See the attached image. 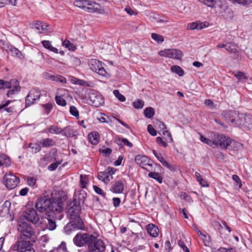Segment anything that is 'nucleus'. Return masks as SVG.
Returning a JSON list of instances; mask_svg holds the SVG:
<instances>
[{"label":"nucleus","mask_w":252,"mask_h":252,"mask_svg":"<svg viewBox=\"0 0 252 252\" xmlns=\"http://www.w3.org/2000/svg\"><path fill=\"white\" fill-rule=\"evenodd\" d=\"M66 209L67 216L70 221L64 227L65 233L69 234L72 231L76 229H83L84 223L79 216L81 208L78 204L77 200L74 199L72 201L68 202Z\"/></svg>","instance_id":"1"},{"label":"nucleus","mask_w":252,"mask_h":252,"mask_svg":"<svg viewBox=\"0 0 252 252\" xmlns=\"http://www.w3.org/2000/svg\"><path fill=\"white\" fill-rule=\"evenodd\" d=\"M17 238L29 240L35 242L36 239L35 230L32 225L25 221L23 219H20L17 223Z\"/></svg>","instance_id":"2"},{"label":"nucleus","mask_w":252,"mask_h":252,"mask_svg":"<svg viewBox=\"0 0 252 252\" xmlns=\"http://www.w3.org/2000/svg\"><path fill=\"white\" fill-rule=\"evenodd\" d=\"M74 4L75 6L89 12L101 14L105 13L104 9L100 4L91 0H77L74 2Z\"/></svg>","instance_id":"3"},{"label":"nucleus","mask_w":252,"mask_h":252,"mask_svg":"<svg viewBox=\"0 0 252 252\" xmlns=\"http://www.w3.org/2000/svg\"><path fill=\"white\" fill-rule=\"evenodd\" d=\"M222 115L227 121L238 126H243L248 123L247 119H250L243 113L232 110L224 111Z\"/></svg>","instance_id":"4"},{"label":"nucleus","mask_w":252,"mask_h":252,"mask_svg":"<svg viewBox=\"0 0 252 252\" xmlns=\"http://www.w3.org/2000/svg\"><path fill=\"white\" fill-rule=\"evenodd\" d=\"M10 89L7 93V95L9 97L15 92L20 91V87L16 79H12L10 81H5L0 79V89Z\"/></svg>","instance_id":"5"},{"label":"nucleus","mask_w":252,"mask_h":252,"mask_svg":"<svg viewBox=\"0 0 252 252\" xmlns=\"http://www.w3.org/2000/svg\"><path fill=\"white\" fill-rule=\"evenodd\" d=\"M94 239V236L92 234L86 233H79L73 238L74 243L78 247H83L86 244L88 246L91 242Z\"/></svg>","instance_id":"6"},{"label":"nucleus","mask_w":252,"mask_h":252,"mask_svg":"<svg viewBox=\"0 0 252 252\" xmlns=\"http://www.w3.org/2000/svg\"><path fill=\"white\" fill-rule=\"evenodd\" d=\"M33 243L29 240L17 238V241L12 246L11 248L14 251L20 252L32 248V246Z\"/></svg>","instance_id":"7"},{"label":"nucleus","mask_w":252,"mask_h":252,"mask_svg":"<svg viewBox=\"0 0 252 252\" xmlns=\"http://www.w3.org/2000/svg\"><path fill=\"white\" fill-rule=\"evenodd\" d=\"M41 95L40 90L36 88L32 89L29 92L25 99L26 107L33 104L39 99Z\"/></svg>","instance_id":"8"},{"label":"nucleus","mask_w":252,"mask_h":252,"mask_svg":"<svg viewBox=\"0 0 252 252\" xmlns=\"http://www.w3.org/2000/svg\"><path fill=\"white\" fill-rule=\"evenodd\" d=\"M88 248L89 251L84 252H104L105 245L101 240L94 237V240L89 244Z\"/></svg>","instance_id":"9"},{"label":"nucleus","mask_w":252,"mask_h":252,"mask_svg":"<svg viewBox=\"0 0 252 252\" xmlns=\"http://www.w3.org/2000/svg\"><path fill=\"white\" fill-rule=\"evenodd\" d=\"M158 54L162 57L170 58L174 59L180 60L183 57L182 52L175 49H168L160 51Z\"/></svg>","instance_id":"10"},{"label":"nucleus","mask_w":252,"mask_h":252,"mask_svg":"<svg viewBox=\"0 0 252 252\" xmlns=\"http://www.w3.org/2000/svg\"><path fill=\"white\" fill-rule=\"evenodd\" d=\"M89 65L90 69L93 71L101 76H104L105 75L106 71L104 68L101 62L95 59H92L89 61Z\"/></svg>","instance_id":"11"},{"label":"nucleus","mask_w":252,"mask_h":252,"mask_svg":"<svg viewBox=\"0 0 252 252\" xmlns=\"http://www.w3.org/2000/svg\"><path fill=\"white\" fill-rule=\"evenodd\" d=\"M3 180L6 187L10 189H13L16 187L19 182V178L13 174L10 173L6 174L4 175Z\"/></svg>","instance_id":"12"},{"label":"nucleus","mask_w":252,"mask_h":252,"mask_svg":"<svg viewBox=\"0 0 252 252\" xmlns=\"http://www.w3.org/2000/svg\"><path fill=\"white\" fill-rule=\"evenodd\" d=\"M51 205V199L46 196L41 197L37 200L35 207L40 212H45Z\"/></svg>","instance_id":"13"},{"label":"nucleus","mask_w":252,"mask_h":252,"mask_svg":"<svg viewBox=\"0 0 252 252\" xmlns=\"http://www.w3.org/2000/svg\"><path fill=\"white\" fill-rule=\"evenodd\" d=\"M116 169L109 167L104 171L100 172L98 174V178L105 184H108L112 179V175L115 173Z\"/></svg>","instance_id":"14"},{"label":"nucleus","mask_w":252,"mask_h":252,"mask_svg":"<svg viewBox=\"0 0 252 252\" xmlns=\"http://www.w3.org/2000/svg\"><path fill=\"white\" fill-rule=\"evenodd\" d=\"M89 98L92 105L96 107H99L104 102L102 96L97 92H90L89 94Z\"/></svg>","instance_id":"15"},{"label":"nucleus","mask_w":252,"mask_h":252,"mask_svg":"<svg viewBox=\"0 0 252 252\" xmlns=\"http://www.w3.org/2000/svg\"><path fill=\"white\" fill-rule=\"evenodd\" d=\"M24 217L25 219L33 224H36L39 220V217L35 210L33 208L27 210L24 212Z\"/></svg>","instance_id":"16"},{"label":"nucleus","mask_w":252,"mask_h":252,"mask_svg":"<svg viewBox=\"0 0 252 252\" xmlns=\"http://www.w3.org/2000/svg\"><path fill=\"white\" fill-rule=\"evenodd\" d=\"M63 208V202L61 199H51V205H49V209L55 213H59L62 211Z\"/></svg>","instance_id":"17"},{"label":"nucleus","mask_w":252,"mask_h":252,"mask_svg":"<svg viewBox=\"0 0 252 252\" xmlns=\"http://www.w3.org/2000/svg\"><path fill=\"white\" fill-rule=\"evenodd\" d=\"M135 161L137 164L144 169H146L147 166H152L149 163V158L146 156L137 155L135 158Z\"/></svg>","instance_id":"18"},{"label":"nucleus","mask_w":252,"mask_h":252,"mask_svg":"<svg viewBox=\"0 0 252 252\" xmlns=\"http://www.w3.org/2000/svg\"><path fill=\"white\" fill-rule=\"evenodd\" d=\"M209 23L207 22H200V21H196L195 22L189 23L187 26V29L189 30H201L205 28L208 27Z\"/></svg>","instance_id":"19"},{"label":"nucleus","mask_w":252,"mask_h":252,"mask_svg":"<svg viewBox=\"0 0 252 252\" xmlns=\"http://www.w3.org/2000/svg\"><path fill=\"white\" fill-rule=\"evenodd\" d=\"M153 153L157 158L162 163L164 166L167 167L172 171H174L176 170L175 166L169 164L162 156L160 153H158L155 150H153Z\"/></svg>","instance_id":"20"},{"label":"nucleus","mask_w":252,"mask_h":252,"mask_svg":"<svg viewBox=\"0 0 252 252\" xmlns=\"http://www.w3.org/2000/svg\"><path fill=\"white\" fill-rule=\"evenodd\" d=\"M218 138L219 139V140H218V141H219L218 145H219L221 149H227V147L232 143L231 139L224 135L221 134L220 137H219Z\"/></svg>","instance_id":"21"},{"label":"nucleus","mask_w":252,"mask_h":252,"mask_svg":"<svg viewBox=\"0 0 252 252\" xmlns=\"http://www.w3.org/2000/svg\"><path fill=\"white\" fill-rule=\"evenodd\" d=\"M124 182H125L124 180L116 181L112 185L111 190L117 193H122L124 189Z\"/></svg>","instance_id":"22"},{"label":"nucleus","mask_w":252,"mask_h":252,"mask_svg":"<svg viewBox=\"0 0 252 252\" xmlns=\"http://www.w3.org/2000/svg\"><path fill=\"white\" fill-rule=\"evenodd\" d=\"M48 27V25L40 21H37L35 24V28L39 31V33H46L49 32L47 28Z\"/></svg>","instance_id":"23"},{"label":"nucleus","mask_w":252,"mask_h":252,"mask_svg":"<svg viewBox=\"0 0 252 252\" xmlns=\"http://www.w3.org/2000/svg\"><path fill=\"white\" fill-rule=\"evenodd\" d=\"M146 229L148 234L150 236L153 237H156L158 236V228L156 225L152 223L149 224L148 225H147Z\"/></svg>","instance_id":"24"},{"label":"nucleus","mask_w":252,"mask_h":252,"mask_svg":"<svg viewBox=\"0 0 252 252\" xmlns=\"http://www.w3.org/2000/svg\"><path fill=\"white\" fill-rule=\"evenodd\" d=\"M221 13L222 15L226 19H232L233 17L232 11L227 6H224L221 8Z\"/></svg>","instance_id":"25"},{"label":"nucleus","mask_w":252,"mask_h":252,"mask_svg":"<svg viewBox=\"0 0 252 252\" xmlns=\"http://www.w3.org/2000/svg\"><path fill=\"white\" fill-rule=\"evenodd\" d=\"M61 134L67 137H72L75 135L74 130L69 126L61 128Z\"/></svg>","instance_id":"26"},{"label":"nucleus","mask_w":252,"mask_h":252,"mask_svg":"<svg viewBox=\"0 0 252 252\" xmlns=\"http://www.w3.org/2000/svg\"><path fill=\"white\" fill-rule=\"evenodd\" d=\"M89 141L94 145L97 144L99 140V134L98 132H93L88 135Z\"/></svg>","instance_id":"27"},{"label":"nucleus","mask_w":252,"mask_h":252,"mask_svg":"<svg viewBox=\"0 0 252 252\" xmlns=\"http://www.w3.org/2000/svg\"><path fill=\"white\" fill-rule=\"evenodd\" d=\"M44 221L47 229L50 230H54L56 229L57 225L55 220L49 218H45Z\"/></svg>","instance_id":"28"},{"label":"nucleus","mask_w":252,"mask_h":252,"mask_svg":"<svg viewBox=\"0 0 252 252\" xmlns=\"http://www.w3.org/2000/svg\"><path fill=\"white\" fill-rule=\"evenodd\" d=\"M61 127L55 125H51L46 128V131L51 134H61Z\"/></svg>","instance_id":"29"},{"label":"nucleus","mask_w":252,"mask_h":252,"mask_svg":"<svg viewBox=\"0 0 252 252\" xmlns=\"http://www.w3.org/2000/svg\"><path fill=\"white\" fill-rule=\"evenodd\" d=\"M40 143L43 147H50L56 145V142L53 139L49 138L43 139Z\"/></svg>","instance_id":"30"},{"label":"nucleus","mask_w":252,"mask_h":252,"mask_svg":"<svg viewBox=\"0 0 252 252\" xmlns=\"http://www.w3.org/2000/svg\"><path fill=\"white\" fill-rule=\"evenodd\" d=\"M230 53L235 54L238 52L236 45L232 42H228L225 44V49Z\"/></svg>","instance_id":"31"},{"label":"nucleus","mask_w":252,"mask_h":252,"mask_svg":"<svg viewBox=\"0 0 252 252\" xmlns=\"http://www.w3.org/2000/svg\"><path fill=\"white\" fill-rule=\"evenodd\" d=\"M171 71L172 72L176 73L179 76H182L184 74L183 69L179 66L173 65L171 67Z\"/></svg>","instance_id":"32"},{"label":"nucleus","mask_w":252,"mask_h":252,"mask_svg":"<svg viewBox=\"0 0 252 252\" xmlns=\"http://www.w3.org/2000/svg\"><path fill=\"white\" fill-rule=\"evenodd\" d=\"M149 177L156 180L158 183H161L162 182V178L158 173L151 172L149 173Z\"/></svg>","instance_id":"33"},{"label":"nucleus","mask_w":252,"mask_h":252,"mask_svg":"<svg viewBox=\"0 0 252 252\" xmlns=\"http://www.w3.org/2000/svg\"><path fill=\"white\" fill-rule=\"evenodd\" d=\"M144 114L146 118H152L155 114L154 109L151 107H147L144 110Z\"/></svg>","instance_id":"34"},{"label":"nucleus","mask_w":252,"mask_h":252,"mask_svg":"<svg viewBox=\"0 0 252 252\" xmlns=\"http://www.w3.org/2000/svg\"><path fill=\"white\" fill-rule=\"evenodd\" d=\"M233 4L237 3L245 6L252 3V0H229Z\"/></svg>","instance_id":"35"},{"label":"nucleus","mask_w":252,"mask_h":252,"mask_svg":"<svg viewBox=\"0 0 252 252\" xmlns=\"http://www.w3.org/2000/svg\"><path fill=\"white\" fill-rule=\"evenodd\" d=\"M9 51L13 56H16L19 58H22L23 57L22 53L16 48L11 47L9 49Z\"/></svg>","instance_id":"36"},{"label":"nucleus","mask_w":252,"mask_h":252,"mask_svg":"<svg viewBox=\"0 0 252 252\" xmlns=\"http://www.w3.org/2000/svg\"><path fill=\"white\" fill-rule=\"evenodd\" d=\"M151 37L153 40L158 43H162L164 41V38L162 35L156 33H152Z\"/></svg>","instance_id":"37"},{"label":"nucleus","mask_w":252,"mask_h":252,"mask_svg":"<svg viewBox=\"0 0 252 252\" xmlns=\"http://www.w3.org/2000/svg\"><path fill=\"white\" fill-rule=\"evenodd\" d=\"M51 79L52 80L57 82H61L62 83L66 82V79L64 77L60 75L52 76Z\"/></svg>","instance_id":"38"},{"label":"nucleus","mask_w":252,"mask_h":252,"mask_svg":"<svg viewBox=\"0 0 252 252\" xmlns=\"http://www.w3.org/2000/svg\"><path fill=\"white\" fill-rule=\"evenodd\" d=\"M29 147L32 149V153H36L41 150V146L39 144L37 143H31Z\"/></svg>","instance_id":"39"},{"label":"nucleus","mask_w":252,"mask_h":252,"mask_svg":"<svg viewBox=\"0 0 252 252\" xmlns=\"http://www.w3.org/2000/svg\"><path fill=\"white\" fill-rule=\"evenodd\" d=\"M61 251L62 252H67L66 244L64 242H62L61 244L56 249L54 250L53 252H60Z\"/></svg>","instance_id":"40"},{"label":"nucleus","mask_w":252,"mask_h":252,"mask_svg":"<svg viewBox=\"0 0 252 252\" xmlns=\"http://www.w3.org/2000/svg\"><path fill=\"white\" fill-rule=\"evenodd\" d=\"M153 18L158 23H165L168 22V18L165 16L160 17L158 15H155Z\"/></svg>","instance_id":"41"},{"label":"nucleus","mask_w":252,"mask_h":252,"mask_svg":"<svg viewBox=\"0 0 252 252\" xmlns=\"http://www.w3.org/2000/svg\"><path fill=\"white\" fill-rule=\"evenodd\" d=\"M42 106L44 110V113L48 115L53 108V104L49 102L45 104H42Z\"/></svg>","instance_id":"42"},{"label":"nucleus","mask_w":252,"mask_h":252,"mask_svg":"<svg viewBox=\"0 0 252 252\" xmlns=\"http://www.w3.org/2000/svg\"><path fill=\"white\" fill-rule=\"evenodd\" d=\"M117 141L119 145H121V142H123L124 144L129 147H132L133 146V144L126 138H118L117 139Z\"/></svg>","instance_id":"43"},{"label":"nucleus","mask_w":252,"mask_h":252,"mask_svg":"<svg viewBox=\"0 0 252 252\" xmlns=\"http://www.w3.org/2000/svg\"><path fill=\"white\" fill-rule=\"evenodd\" d=\"M55 100L57 104L65 106L66 105V102L65 99L61 96H56L55 97Z\"/></svg>","instance_id":"44"},{"label":"nucleus","mask_w":252,"mask_h":252,"mask_svg":"<svg viewBox=\"0 0 252 252\" xmlns=\"http://www.w3.org/2000/svg\"><path fill=\"white\" fill-rule=\"evenodd\" d=\"M88 179L86 175H80V186L82 188H85L88 183Z\"/></svg>","instance_id":"45"},{"label":"nucleus","mask_w":252,"mask_h":252,"mask_svg":"<svg viewBox=\"0 0 252 252\" xmlns=\"http://www.w3.org/2000/svg\"><path fill=\"white\" fill-rule=\"evenodd\" d=\"M144 105V101L140 99H137L133 102V106L136 109H141L143 107Z\"/></svg>","instance_id":"46"},{"label":"nucleus","mask_w":252,"mask_h":252,"mask_svg":"<svg viewBox=\"0 0 252 252\" xmlns=\"http://www.w3.org/2000/svg\"><path fill=\"white\" fill-rule=\"evenodd\" d=\"M70 113L73 116L75 117L77 119L79 117V112L74 106H71L69 108Z\"/></svg>","instance_id":"47"},{"label":"nucleus","mask_w":252,"mask_h":252,"mask_svg":"<svg viewBox=\"0 0 252 252\" xmlns=\"http://www.w3.org/2000/svg\"><path fill=\"white\" fill-rule=\"evenodd\" d=\"M62 161H63L62 159L56 161L55 163H53L51 164L48 166V169L50 171L55 170V169H56L57 167L62 163Z\"/></svg>","instance_id":"48"},{"label":"nucleus","mask_w":252,"mask_h":252,"mask_svg":"<svg viewBox=\"0 0 252 252\" xmlns=\"http://www.w3.org/2000/svg\"><path fill=\"white\" fill-rule=\"evenodd\" d=\"M201 3L206 5L208 6L213 7L216 5V1L215 0H198Z\"/></svg>","instance_id":"49"},{"label":"nucleus","mask_w":252,"mask_h":252,"mask_svg":"<svg viewBox=\"0 0 252 252\" xmlns=\"http://www.w3.org/2000/svg\"><path fill=\"white\" fill-rule=\"evenodd\" d=\"M10 164V161L9 158H4L0 156V167L3 165L6 166H9Z\"/></svg>","instance_id":"50"},{"label":"nucleus","mask_w":252,"mask_h":252,"mask_svg":"<svg viewBox=\"0 0 252 252\" xmlns=\"http://www.w3.org/2000/svg\"><path fill=\"white\" fill-rule=\"evenodd\" d=\"M63 45L70 50L74 51L76 49L75 46L72 43H71L68 40L63 41Z\"/></svg>","instance_id":"51"},{"label":"nucleus","mask_w":252,"mask_h":252,"mask_svg":"<svg viewBox=\"0 0 252 252\" xmlns=\"http://www.w3.org/2000/svg\"><path fill=\"white\" fill-rule=\"evenodd\" d=\"M114 94L116 97L121 101L123 102L126 100V98L124 95L120 93L119 91L117 90H115L113 92Z\"/></svg>","instance_id":"52"},{"label":"nucleus","mask_w":252,"mask_h":252,"mask_svg":"<svg viewBox=\"0 0 252 252\" xmlns=\"http://www.w3.org/2000/svg\"><path fill=\"white\" fill-rule=\"evenodd\" d=\"M99 152L103 154L105 156H109L112 153V150L109 148H106L104 149H99Z\"/></svg>","instance_id":"53"},{"label":"nucleus","mask_w":252,"mask_h":252,"mask_svg":"<svg viewBox=\"0 0 252 252\" xmlns=\"http://www.w3.org/2000/svg\"><path fill=\"white\" fill-rule=\"evenodd\" d=\"M234 150H239L243 148V145L238 142L232 141L231 144Z\"/></svg>","instance_id":"54"},{"label":"nucleus","mask_w":252,"mask_h":252,"mask_svg":"<svg viewBox=\"0 0 252 252\" xmlns=\"http://www.w3.org/2000/svg\"><path fill=\"white\" fill-rule=\"evenodd\" d=\"M163 134L167 137L165 138L167 142H171L173 141V139L171 133L167 130H164L163 131Z\"/></svg>","instance_id":"55"},{"label":"nucleus","mask_w":252,"mask_h":252,"mask_svg":"<svg viewBox=\"0 0 252 252\" xmlns=\"http://www.w3.org/2000/svg\"><path fill=\"white\" fill-rule=\"evenodd\" d=\"M147 130L148 132L152 136H156L157 134V131L151 125H148Z\"/></svg>","instance_id":"56"},{"label":"nucleus","mask_w":252,"mask_h":252,"mask_svg":"<svg viewBox=\"0 0 252 252\" xmlns=\"http://www.w3.org/2000/svg\"><path fill=\"white\" fill-rule=\"evenodd\" d=\"M93 188L96 193L99 195H101L102 197H105V193L100 188L96 186H94Z\"/></svg>","instance_id":"57"},{"label":"nucleus","mask_w":252,"mask_h":252,"mask_svg":"<svg viewBox=\"0 0 252 252\" xmlns=\"http://www.w3.org/2000/svg\"><path fill=\"white\" fill-rule=\"evenodd\" d=\"M221 134H219L218 133H215V132H211L210 133V137L211 138L212 140H216L217 141V146H218V142L219 141L218 140H219V138H218L219 137H220Z\"/></svg>","instance_id":"58"},{"label":"nucleus","mask_w":252,"mask_h":252,"mask_svg":"<svg viewBox=\"0 0 252 252\" xmlns=\"http://www.w3.org/2000/svg\"><path fill=\"white\" fill-rule=\"evenodd\" d=\"M36 182L35 178L33 177H29L27 178L28 184L30 186H33L35 185Z\"/></svg>","instance_id":"59"},{"label":"nucleus","mask_w":252,"mask_h":252,"mask_svg":"<svg viewBox=\"0 0 252 252\" xmlns=\"http://www.w3.org/2000/svg\"><path fill=\"white\" fill-rule=\"evenodd\" d=\"M156 141L158 144H160L164 148L167 146V142L164 141L161 137H157Z\"/></svg>","instance_id":"60"},{"label":"nucleus","mask_w":252,"mask_h":252,"mask_svg":"<svg viewBox=\"0 0 252 252\" xmlns=\"http://www.w3.org/2000/svg\"><path fill=\"white\" fill-rule=\"evenodd\" d=\"M216 1V5H217L220 8H222L225 6V0H215Z\"/></svg>","instance_id":"61"},{"label":"nucleus","mask_w":252,"mask_h":252,"mask_svg":"<svg viewBox=\"0 0 252 252\" xmlns=\"http://www.w3.org/2000/svg\"><path fill=\"white\" fill-rule=\"evenodd\" d=\"M179 245L182 248L183 250L185 252H189V249L186 246V245L184 243V242L180 241L178 242Z\"/></svg>","instance_id":"62"},{"label":"nucleus","mask_w":252,"mask_h":252,"mask_svg":"<svg viewBox=\"0 0 252 252\" xmlns=\"http://www.w3.org/2000/svg\"><path fill=\"white\" fill-rule=\"evenodd\" d=\"M121 202V200L118 197H114L113 199V203L115 207H118Z\"/></svg>","instance_id":"63"},{"label":"nucleus","mask_w":252,"mask_h":252,"mask_svg":"<svg viewBox=\"0 0 252 252\" xmlns=\"http://www.w3.org/2000/svg\"><path fill=\"white\" fill-rule=\"evenodd\" d=\"M198 182L199 183L200 185L202 187H205L209 186V185L207 183V182L206 180H205L204 179H203L202 178H201V179H200V180L199 181H198Z\"/></svg>","instance_id":"64"}]
</instances>
